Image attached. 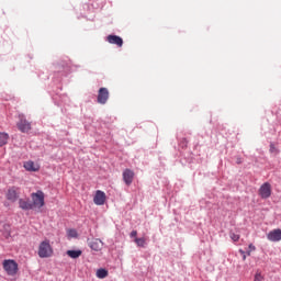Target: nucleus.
<instances>
[{
    "label": "nucleus",
    "instance_id": "nucleus-7",
    "mask_svg": "<svg viewBox=\"0 0 281 281\" xmlns=\"http://www.w3.org/2000/svg\"><path fill=\"white\" fill-rule=\"evenodd\" d=\"M105 202H106V193H104V191L98 190L93 198V203L95 205H104Z\"/></svg>",
    "mask_w": 281,
    "mask_h": 281
},
{
    "label": "nucleus",
    "instance_id": "nucleus-13",
    "mask_svg": "<svg viewBox=\"0 0 281 281\" xmlns=\"http://www.w3.org/2000/svg\"><path fill=\"white\" fill-rule=\"evenodd\" d=\"M24 168L29 172H38V170H40L38 165L34 164V161H32V160L24 162Z\"/></svg>",
    "mask_w": 281,
    "mask_h": 281
},
{
    "label": "nucleus",
    "instance_id": "nucleus-3",
    "mask_svg": "<svg viewBox=\"0 0 281 281\" xmlns=\"http://www.w3.org/2000/svg\"><path fill=\"white\" fill-rule=\"evenodd\" d=\"M2 267L8 276H16V273H19V263L13 259H5L2 262Z\"/></svg>",
    "mask_w": 281,
    "mask_h": 281
},
{
    "label": "nucleus",
    "instance_id": "nucleus-19",
    "mask_svg": "<svg viewBox=\"0 0 281 281\" xmlns=\"http://www.w3.org/2000/svg\"><path fill=\"white\" fill-rule=\"evenodd\" d=\"M68 238H78V232L74 228L67 231Z\"/></svg>",
    "mask_w": 281,
    "mask_h": 281
},
{
    "label": "nucleus",
    "instance_id": "nucleus-2",
    "mask_svg": "<svg viewBox=\"0 0 281 281\" xmlns=\"http://www.w3.org/2000/svg\"><path fill=\"white\" fill-rule=\"evenodd\" d=\"M18 120L16 127L20 133H29L32 131V122L25 119V114H19Z\"/></svg>",
    "mask_w": 281,
    "mask_h": 281
},
{
    "label": "nucleus",
    "instance_id": "nucleus-24",
    "mask_svg": "<svg viewBox=\"0 0 281 281\" xmlns=\"http://www.w3.org/2000/svg\"><path fill=\"white\" fill-rule=\"evenodd\" d=\"M248 249H249V251H256V246H254V244H250L248 246Z\"/></svg>",
    "mask_w": 281,
    "mask_h": 281
},
{
    "label": "nucleus",
    "instance_id": "nucleus-26",
    "mask_svg": "<svg viewBox=\"0 0 281 281\" xmlns=\"http://www.w3.org/2000/svg\"><path fill=\"white\" fill-rule=\"evenodd\" d=\"M247 256H251V250H248V251H247Z\"/></svg>",
    "mask_w": 281,
    "mask_h": 281
},
{
    "label": "nucleus",
    "instance_id": "nucleus-17",
    "mask_svg": "<svg viewBox=\"0 0 281 281\" xmlns=\"http://www.w3.org/2000/svg\"><path fill=\"white\" fill-rule=\"evenodd\" d=\"M67 256H69V258H80V256H82V250H67Z\"/></svg>",
    "mask_w": 281,
    "mask_h": 281
},
{
    "label": "nucleus",
    "instance_id": "nucleus-22",
    "mask_svg": "<svg viewBox=\"0 0 281 281\" xmlns=\"http://www.w3.org/2000/svg\"><path fill=\"white\" fill-rule=\"evenodd\" d=\"M239 254L243 256V260H247V255L245 254V250L239 249Z\"/></svg>",
    "mask_w": 281,
    "mask_h": 281
},
{
    "label": "nucleus",
    "instance_id": "nucleus-10",
    "mask_svg": "<svg viewBox=\"0 0 281 281\" xmlns=\"http://www.w3.org/2000/svg\"><path fill=\"white\" fill-rule=\"evenodd\" d=\"M133 179H135V172L131 169H125L123 171V181L126 183V186H131L133 183Z\"/></svg>",
    "mask_w": 281,
    "mask_h": 281
},
{
    "label": "nucleus",
    "instance_id": "nucleus-12",
    "mask_svg": "<svg viewBox=\"0 0 281 281\" xmlns=\"http://www.w3.org/2000/svg\"><path fill=\"white\" fill-rule=\"evenodd\" d=\"M89 247L93 251H102V247H104V243H102V239L95 238L89 243Z\"/></svg>",
    "mask_w": 281,
    "mask_h": 281
},
{
    "label": "nucleus",
    "instance_id": "nucleus-9",
    "mask_svg": "<svg viewBox=\"0 0 281 281\" xmlns=\"http://www.w3.org/2000/svg\"><path fill=\"white\" fill-rule=\"evenodd\" d=\"M7 199L8 201H11L14 203L16 199H19V188L18 187H11L7 192Z\"/></svg>",
    "mask_w": 281,
    "mask_h": 281
},
{
    "label": "nucleus",
    "instance_id": "nucleus-4",
    "mask_svg": "<svg viewBox=\"0 0 281 281\" xmlns=\"http://www.w3.org/2000/svg\"><path fill=\"white\" fill-rule=\"evenodd\" d=\"M31 199H32V205L33 209L34 207H43L45 205V193H43V191H37L36 193H32L31 194Z\"/></svg>",
    "mask_w": 281,
    "mask_h": 281
},
{
    "label": "nucleus",
    "instance_id": "nucleus-16",
    "mask_svg": "<svg viewBox=\"0 0 281 281\" xmlns=\"http://www.w3.org/2000/svg\"><path fill=\"white\" fill-rule=\"evenodd\" d=\"M10 139V135L5 132H0V147L5 146L8 144V140Z\"/></svg>",
    "mask_w": 281,
    "mask_h": 281
},
{
    "label": "nucleus",
    "instance_id": "nucleus-18",
    "mask_svg": "<svg viewBox=\"0 0 281 281\" xmlns=\"http://www.w3.org/2000/svg\"><path fill=\"white\" fill-rule=\"evenodd\" d=\"M134 243H136L137 247H145L146 246V238L142 237V238H135Z\"/></svg>",
    "mask_w": 281,
    "mask_h": 281
},
{
    "label": "nucleus",
    "instance_id": "nucleus-1",
    "mask_svg": "<svg viewBox=\"0 0 281 281\" xmlns=\"http://www.w3.org/2000/svg\"><path fill=\"white\" fill-rule=\"evenodd\" d=\"M37 256L41 258H52L54 256V248L52 247L49 239H44L40 243Z\"/></svg>",
    "mask_w": 281,
    "mask_h": 281
},
{
    "label": "nucleus",
    "instance_id": "nucleus-5",
    "mask_svg": "<svg viewBox=\"0 0 281 281\" xmlns=\"http://www.w3.org/2000/svg\"><path fill=\"white\" fill-rule=\"evenodd\" d=\"M97 102L99 104H106V102H109V89H106V88L99 89Z\"/></svg>",
    "mask_w": 281,
    "mask_h": 281
},
{
    "label": "nucleus",
    "instance_id": "nucleus-21",
    "mask_svg": "<svg viewBox=\"0 0 281 281\" xmlns=\"http://www.w3.org/2000/svg\"><path fill=\"white\" fill-rule=\"evenodd\" d=\"M254 281H262V274L256 273Z\"/></svg>",
    "mask_w": 281,
    "mask_h": 281
},
{
    "label": "nucleus",
    "instance_id": "nucleus-11",
    "mask_svg": "<svg viewBox=\"0 0 281 281\" xmlns=\"http://www.w3.org/2000/svg\"><path fill=\"white\" fill-rule=\"evenodd\" d=\"M106 41L111 45H116L117 47H122V45H124V40H122V37H120L117 35H109L106 37Z\"/></svg>",
    "mask_w": 281,
    "mask_h": 281
},
{
    "label": "nucleus",
    "instance_id": "nucleus-20",
    "mask_svg": "<svg viewBox=\"0 0 281 281\" xmlns=\"http://www.w3.org/2000/svg\"><path fill=\"white\" fill-rule=\"evenodd\" d=\"M231 238L234 240V243H238V240H240V236L235 233L231 234Z\"/></svg>",
    "mask_w": 281,
    "mask_h": 281
},
{
    "label": "nucleus",
    "instance_id": "nucleus-27",
    "mask_svg": "<svg viewBox=\"0 0 281 281\" xmlns=\"http://www.w3.org/2000/svg\"><path fill=\"white\" fill-rule=\"evenodd\" d=\"M237 164H243V160H240V159H237Z\"/></svg>",
    "mask_w": 281,
    "mask_h": 281
},
{
    "label": "nucleus",
    "instance_id": "nucleus-14",
    "mask_svg": "<svg viewBox=\"0 0 281 281\" xmlns=\"http://www.w3.org/2000/svg\"><path fill=\"white\" fill-rule=\"evenodd\" d=\"M19 205H20L21 210H34V206H33L32 202H30V200L20 199Z\"/></svg>",
    "mask_w": 281,
    "mask_h": 281
},
{
    "label": "nucleus",
    "instance_id": "nucleus-8",
    "mask_svg": "<svg viewBox=\"0 0 281 281\" xmlns=\"http://www.w3.org/2000/svg\"><path fill=\"white\" fill-rule=\"evenodd\" d=\"M267 238L271 243H280V240H281V229L276 228V229L269 232L268 235H267Z\"/></svg>",
    "mask_w": 281,
    "mask_h": 281
},
{
    "label": "nucleus",
    "instance_id": "nucleus-23",
    "mask_svg": "<svg viewBox=\"0 0 281 281\" xmlns=\"http://www.w3.org/2000/svg\"><path fill=\"white\" fill-rule=\"evenodd\" d=\"M131 238H137V231H132Z\"/></svg>",
    "mask_w": 281,
    "mask_h": 281
},
{
    "label": "nucleus",
    "instance_id": "nucleus-15",
    "mask_svg": "<svg viewBox=\"0 0 281 281\" xmlns=\"http://www.w3.org/2000/svg\"><path fill=\"white\" fill-rule=\"evenodd\" d=\"M97 278H99V280H104V278H109V270L104 269V268H100L97 270Z\"/></svg>",
    "mask_w": 281,
    "mask_h": 281
},
{
    "label": "nucleus",
    "instance_id": "nucleus-25",
    "mask_svg": "<svg viewBox=\"0 0 281 281\" xmlns=\"http://www.w3.org/2000/svg\"><path fill=\"white\" fill-rule=\"evenodd\" d=\"M270 150H271V153H273L276 150V146H273V144L270 145Z\"/></svg>",
    "mask_w": 281,
    "mask_h": 281
},
{
    "label": "nucleus",
    "instance_id": "nucleus-6",
    "mask_svg": "<svg viewBox=\"0 0 281 281\" xmlns=\"http://www.w3.org/2000/svg\"><path fill=\"white\" fill-rule=\"evenodd\" d=\"M259 196H261L262 199H269V196H271V183L265 182L259 188Z\"/></svg>",
    "mask_w": 281,
    "mask_h": 281
}]
</instances>
